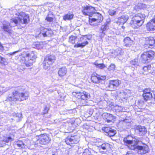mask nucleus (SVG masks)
<instances>
[{
	"label": "nucleus",
	"instance_id": "obj_1",
	"mask_svg": "<svg viewBox=\"0 0 155 155\" xmlns=\"http://www.w3.org/2000/svg\"><path fill=\"white\" fill-rule=\"evenodd\" d=\"M124 143L128 144V147L131 150H134L136 149L137 150V152L141 155L146 154L149 152L148 146L146 144H143L142 146H137L139 141L137 139L133 138L129 136L124 139Z\"/></svg>",
	"mask_w": 155,
	"mask_h": 155
},
{
	"label": "nucleus",
	"instance_id": "obj_2",
	"mask_svg": "<svg viewBox=\"0 0 155 155\" xmlns=\"http://www.w3.org/2000/svg\"><path fill=\"white\" fill-rule=\"evenodd\" d=\"M18 17L12 18L11 20L9 25L11 27H14L18 23L26 24L29 20V16L23 12L17 13L16 14Z\"/></svg>",
	"mask_w": 155,
	"mask_h": 155
},
{
	"label": "nucleus",
	"instance_id": "obj_3",
	"mask_svg": "<svg viewBox=\"0 0 155 155\" xmlns=\"http://www.w3.org/2000/svg\"><path fill=\"white\" fill-rule=\"evenodd\" d=\"M145 15L141 13H138L135 15L130 22L131 27L134 28H138L141 26L143 24L145 18Z\"/></svg>",
	"mask_w": 155,
	"mask_h": 155
},
{
	"label": "nucleus",
	"instance_id": "obj_4",
	"mask_svg": "<svg viewBox=\"0 0 155 155\" xmlns=\"http://www.w3.org/2000/svg\"><path fill=\"white\" fill-rule=\"evenodd\" d=\"M12 94V96H8L7 100L10 101H21L27 99L28 97L27 94L26 95L25 93H19L17 91H14Z\"/></svg>",
	"mask_w": 155,
	"mask_h": 155
},
{
	"label": "nucleus",
	"instance_id": "obj_5",
	"mask_svg": "<svg viewBox=\"0 0 155 155\" xmlns=\"http://www.w3.org/2000/svg\"><path fill=\"white\" fill-rule=\"evenodd\" d=\"M154 56V52L152 51L143 52L141 55V59L142 61L145 62H148L149 60L152 59Z\"/></svg>",
	"mask_w": 155,
	"mask_h": 155
},
{
	"label": "nucleus",
	"instance_id": "obj_6",
	"mask_svg": "<svg viewBox=\"0 0 155 155\" xmlns=\"http://www.w3.org/2000/svg\"><path fill=\"white\" fill-rule=\"evenodd\" d=\"M72 95L79 99L84 100H87L90 97L89 94L84 91L74 92Z\"/></svg>",
	"mask_w": 155,
	"mask_h": 155
},
{
	"label": "nucleus",
	"instance_id": "obj_7",
	"mask_svg": "<svg viewBox=\"0 0 155 155\" xmlns=\"http://www.w3.org/2000/svg\"><path fill=\"white\" fill-rule=\"evenodd\" d=\"M93 18H89V23L91 25L93 22H97V23L100 22L103 19V17L102 15L98 13H95V12L92 14Z\"/></svg>",
	"mask_w": 155,
	"mask_h": 155
},
{
	"label": "nucleus",
	"instance_id": "obj_8",
	"mask_svg": "<svg viewBox=\"0 0 155 155\" xmlns=\"http://www.w3.org/2000/svg\"><path fill=\"white\" fill-rule=\"evenodd\" d=\"M95 11L94 8L90 6H86L83 8L82 12L84 15H88L91 17L92 16V14Z\"/></svg>",
	"mask_w": 155,
	"mask_h": 155
},
{
	"label": "nucleus",
	"instance_id": "obj_9",
	"mask_svg": "<svg viewBox=\"0 0 155 155\" xmlns=\"http://www.w3.org/2000/svg\"><path fill=\"white\" fill-rule=\"evenodd\" d=\"M106 78L105 76H101L97 74H94L92 75L91 80L94 83H99L101 81L104 80Z\"/></svg>",
	"mask_w": 155,
	"mask_h": 155
},
{
	"label": "nucleus",
	"instance_id": "obj_10",
	"mask_svg": "<svg viewBox=\"0 0 155 155\" xmlns=\"http://www.w3.org/2000/svg\"><path fill=\"white\" fill-rule=\"evenodd\" d=\"M51 140L46 134H42L40 136L39 139L37 140V143H39L42 145L48 143Z\"/></svg>",
	"mask_w": 155,
	"mask_h": 155
},
{
	"label": "nucleus",
	"instance_id": "obj_11",
	"mask_svg": "<svg viewBox=\"0 0 155 155\" xmlns=\"http://www.w3.org/2000/svg\"><path fill=\"white\" fill-rule=\"evenodd\" d=\"M79 141V138L77 136H71L67 137L65 140V142L68 145L72 146L74 144L77 143Z\"/></svg>",
	"mask_w": 155,
	"mask_h": 155
},
{
	"label": "nucleus",
	"instance_id": "obj_12",
	"mask_svg": "<svg viewBox=\"0 0 155 155\" xmlns=\"http://www.w3.org/2000/svg\"><path fill=\"white\" fill-rule=\"evenodd\" d=\"M134 129L135 131L140 136L143 135L147 133V129L145 127L143 126L138 125L136 126Z\"/></svg>",
	"mask_w": 155,
	"mask_h": 155
},
{
	"label": "nucleus",
	"instance_id": "obj_13",
	"mask_svg": "<svg viewBox=\"0 0 155 155\" xmlns=\"http://www.w3.org/2000/svg\"><path fill=\"white\" fill-rule=\"evenodd\" d=\"M120 83V81L118 80L110 81L109 82L108 87L111 89L113 90L116 89Z\"/></svg>",
	"mask_w": 155,
	"mask_h": 155
},
{
	"label": "nucleus",
	"instance_id": "obj_14",
	"mask_svg": "<svg viewBox=\"0 0 155 155\" xmlns=\"http://www.w3.org/2000/svg\"><path fill=\"white\" fill-rule=\"evenodd\" d=\"M143 96L144 99L146 101L150 100L152 98V93L149 89H146L143 91Z\"/></svg>",
	"mask_w": 155,
	"mask_h": 155
},
{
	"label": "nucleus",
	"instance_id": "obj_15",
	"mask_svg": "<svg viewBox=\"0 0 155 155\" xmlns=\"http://www.w3.org/2000/svg\"><path fill=\"white\" fill-rule=\"evenodd\" d=\"M147 30L150 31L155 30V18L152 19L147 23L146 25Z\"/></svg>",
	"mask_w": 155,
	"mask_h": 155
},
{
	"label": "nucleus",
	"instance_id": "obj_16",
	"mask_svg": "<svg viewBox=\"0 0 155 155\" xmlns=\"http://www.w3.org/2000/svg\"><path fill=\"white\" fill-rule=\"evenodd\" d=\"M102 116L104 118L106 119L107 122L108 123L112 122L115 119V117L112 114L107 113H104Z\"/></svg>",
	"mask_w": 155,
	"mask_h": 155
},
{
	"label": "nucleus",
	"instance_id": "obj_17",
	"mask_svg": "<svg viewBox=\"0 0 155 155\" xmlns=\"http://www.w3.org/2000/svg\"><path fill=\"white\" fill-rule=\"evenodd\" d=\"M129 16L127 15H123L118 18L117 23L123 24L126 22Z\"/></svg>",
	"mask_w": 155,
	"mask_h": 155
},
{
	"label": "nucleus",
	"instance_id": "obj_18",
	"mask_svg": "<svg viewBox=\"0 0 155 155\" xmlns=\"http://www.w3.org/2000/svg\"><path fill=\"white\" fill-rule=\"evenodd\" d=\"M124 46L127 48H129L133 44V41L129 37H126L124 39Z\"/></svg>",
	"mask_w": 155,
	"mask_h": 155
},
{
	"label": "nucleus",
	"instance_id": "obj_19",
	"mask_svg": "<svg viewBox=\"0 0 155 155\" xmlns=\"http://www.w3.org/2000/svg\"><path fill=\"white\" fill-rule=\"evenodd\" d=\"M45 59L48 61L49 64H51L55 61V57L54 55H48L46 57Z\"/></svg>",
	"mask_w": 155,
	"mask_h": 155
},
{
	"label": "nucleus",
	"instance_id": "obj_20",
	"mask_svg": "<svg viewBox=\"0 0 155 155\" xmlns=\"http://www.w3.org/2000/svg\"><path fill=\"white\" fill-rule=\"evenodd\" d=\"M147 43L149 48H152L155 45V39L153 37H150L147 40Z\"/></svg>",
	"mask_w": 155,
	"mask_h": 155
},
{
	"label": "nucleus",
	"instance_id": "obj_21",
	"mask_svg": "<svg viewBox=\"0 0 155 155\" xmlns=\"http://www.w3.org/2000/svg\"><path fill=\"white\" fill-rule=\"evenodd\" d=\"M52 31L51 30L47 28H44L42 31V34L44 37L50 36L52 34Z\"/></svg>",
	"mask_w": 155,
	"mask_h": 155
},
{
	"label": "nucleus",
	"instance_id": "obj_22",
	"mask_svg": "<svg viewBox=\"0 0 155 155\" xmlns=\"http://www.w3.org/2000/svg\"><path fill=\"white\" fill-rule=\"evenodd\" d=\"M25 57L26 58H28V59H32V60L35 61V60L36 58V56L34 53V52L32 51L29 53H25Z\"/></svg>",
	"mask_w": 155,
	"mask_h": 155
},
{
	"label": "nucleus",
	"instance_id": "obj_23",
	"mask_svg": "<svg viewBox=\"0 0 155 155\" xmlns=\"http://www.w3.org/2000/svg\"><path fill=\"white\" fill-rule=\"evenodd\" d=\"M67 69L65 67H62L59 69L58 71L59 76L62 77L64 76L67 73Z\"/></svg>",
	"mask_w": 155,
	"mask_h": 155
},
{
	"label": "nucleus",
	"instance_id": "obj_24",
	"mask_svg": "<svg viewBox=\"0 0 155 155\" xmlns=\"http://www.w3.org/2000/svg\"><path fill=\"white\" fill-rule=\"evenodd\" d=\"M55 18L54 15L49 12L45 18V20L48 22H52Z\"/></svg>",
	"mask_w": 155,
	"mask_h": 155
},
{
	"label": "nucleus",
	"instance_id": "obj_25",
	"mask_svg": "<svg viewBox=\"0 0 155 155\" xmlns=\"http://www.w3.org/2000/svg\"><path fill=\"white\" fill-rule=\"evenodd\" d=\"M26 58L27 59H25V65L27 67L31 66L35 61H33L32 59H28V58Z\"/></svg>",
	"mask_w": 155,
	"mask_h": 155
},
{
	"label": "nucleus",
	"instance_id": "obj_26",
	"mask_svg": "<svg viewBox=\"0 0 155 155\" xmlns=\"http://www.w3.org/2000/svg\"><path fill=\"white\" fill-rule=\"evenodd\" d=\"M26 58L27 59H25V65L27 67L31 66L35 61H33L32 59H28V58Z\"/></svg>",
	"mask_w": 155,
	"mask_h": 155
},
{
	"label": "nucleus",
	"instance_id": "obj_27",
	"mask_svg": "<svg viewBox=\"0 0 155 155\" xmlns=\"http://www.w3.org/2000/svg\"><path fill=\"white\" fill-rule=\"evenodd\" d=\"M151 66L150 65H148L147 66L144 67L143 69L144 71L143 73L144 74H147V72H150L151 71Z\"/></svg>",
	"mask_w": 155,
	"mask_h": 155
},
{
	"label": "nucleus",
	"instance_id": "obj_28",
	"mask_svg": "<svg viewBox=\"0 0 155 155\" xmlns=\"http://www.w3.org/2000/svg\"><path fill=\"white\" fill-rule=\"evenodd\" d=\"M97 152H94L93 153L91 154L87 149L84 150V151L83 153V155H96L97 154Z\"/></svg>",
	"mask_w": 155,
	"mask_h": 155
},
{
	"label": "nucleus",
	"instance_id": "obj_29",
	"mask_svg": "<svg viewBox=\"0 0 155 155\" xmlns=\"http://www.w3.org/2000/svg\"><path fill=\"white\" fill-rule=\"evenodd\" d=\"M73 14H67L63 16V19L64 20H71L73 18Z\"/></svg>",
	"mask_w": 155,
	"mask_h": 155
},
{
	"label": "nucleus",
	"instance_id": "obj_30",
	"mask_svg": "<svg viewBox=\"0 0 155 155\" xmlns=\"http://www.w3.org/2000/svg\"><path fill=\"white\" fill-rule=\"evenodd\" d=\"M51 65L49 64V63L45 59L43 63V67L45 69H47L50 66V65Z\"/></svg>",
	"mask_w": 155,
	"mask_h": 155
},
{
	"label": "nucleus",
	"instance_id": "obj_31",
	"mask_svg": "<svg viewBox=\"0 0 155 155\" xmlns=\"http://www.w3.org/2000/svg\"><path fill=\"white\" fill-rule=\"evenodd\" d=\"M94 64L97 68H99L101 69H103L105 67V66L104 64H98L97 61L95 62Z\"/></svg>",
	"mask_w": 155,
	"mask_h": 155
},
{
	"label": "nucleus",
	"instance_id": "obj_32",
	"mask_svg": "<svg viewBox=\"0 0 155 155\" xmlns=\"http://www.w3.org/2000/svg\"><path fill=\"white\" fill-rule=\"evenodd\" d=\"M130 63L132 65L134 66L135 67H137L139 66V62L137 59H134L130 62Z\"/></svg>",
	"mask_w": 155,
	"mask_h": 155
},
{
	"label": "nucleus",
	"instance_id": "obj_33",
	"mask_svg": "<svg viewBox=\"0 0 155 155\" xmlns=\"http://www.w3.org/2000/svg\"><path fill=\"white\" fill-rule=\"evenodd\" d=\"M12 140H13L10 137H5L2 140V143L5 144L6 143H8L9 142H11Z\"/></svg>",
	"mask_w": 155,
	"mask_h": 155
},
{
	"label": "nucleus",
	"instance_id": "obj_34",
	"mask_svg": "<svg viewBox=\"0 0 155 155\" xmlns=\"http://www.w3.org/2000/svg\"><path fill=\"white\" fill-rule=\"evenodd\" d=\"M76 38V37L73 36H70L69 41L72 44H74L75 42V40Z\"/></svg>",
	"mask_w": 155,
	"mask_h": 155
},
{
	"label": "nucleus",
	"instance_id": "obj_35",
	"mask_svg": "<svg viewBox=\"0 0 155 155\" xmlns=\"http://www.w3.org/2000/svg\"><path fill=\"white\" fill-rule=\"evenodd\" d=\"M101 148L103 150L108 149L110 147V144L108 143H104L101 145Z\"/></svg>",
	"mask_w": 155,
	"mask_h": 155
},
{
	"label": "nucleus",
	"instance_id": "obj_36",
	"mask_svg": "<svg viewBox=\"0 0 155 155\" xmlns=\"http://www.w3.org/2000/svg\"><path fill=\"white\" fill-rule=\"evenodd\" d=\"M116 134V130L111 128L110 130L107 134L110 137L113 136Z\"/></svg>",
	"mask_w": 155,
	"mask_h": 155
},
{
	"label": "nucleus",
	"instance_id": "obj_37",
	"mask_svg": "<svg viewBox=\"0 0 155 155\" xmlns=\"http://www.w3.org/2000/svg\"><path fill=\"white\" fill-rule=\"evenodd\" d=\"M3 29L5 31H7L8 33H10V29L9 27L6 25L5 24L3 25Z\"/></svg>",
	"mask_w": 155,
	"mask_h": 155
},
{
	"label": "nucleus",
	"instance_id": "obj_38",
	"mask_svg": "<svg viewBox=\"0 0 155 155\" xmlns=\"http://www.w3.org/2000/svg\"><path fill=\"white\" fill-rule=\"evenodd\" d=\"M18 147H20V149L24 147V144H23V142L21 141H19L17 142L16 143Z\"/></svg>",
	"mask_w": 155,
	"mask_h": 155
},
{
	"label": "nucleus",
	"instance_id": "obj_39",
	"mask_svg": "<svg viewBox=\"0 0 155 155\" xmlns=\"http://www.w3.org/2000/svg\"><path fill=\"white\" fill-rule=\"evenodd\" d=\"M115 110L117 112H122L124 110L123 108L121 106H116L115 107Z\"/></svg>",
	"mask_w": 155,
	"mask_h": 155
},
{
	"label": "nucleus",
	"instance_id": "obj_40",
	"mask_svg": "<svg viewBox=\"0 0 155 155\" xmlns=\"http://www.w3.org/2000/svg\"><path fill=\"white\" fill-rule=\"evenodd\" d=\"M108 28V26L107 24L102 25L101 27V30L102 31V32L104 33V31L107 29Z\"/></svg>",
	"mask_w": 155,
	"mask_h": 155
},
{
	"label": "nucleus",
	"instance_id": "obj_41",
	"mask_svg": "<svg viewBox=\"0 0 155 155\" xmlns=\"http://www.w3.org/2000/svg\"><path fill=\"white\" fill-rule=\"evenodd\" d=\"M32 46L33 47L36 48L38 49H39L41 47V45L38 43H34Z\"/></svg>",
	"mask_w": 155,
	"mask_h": 155
},
{
	"label": "nucleus",
	"instance_id": "obj_42",
	"mask_svg": "<svg viewBox=\"0 0 155 155\" xmlns=\"http://www.w3.org/2000/svg\"><path fill=\"white\" fill-rule=\"evenodd\" d=\"M115 66L114 64H111L110 65L109 68H108V69L109 71L114 70L115 69Z\"/></svg>",
	"mask_w": 155,
	"mask_h": 155
},
{
	"label": "nucleus",
	"instance_id": "obj_43",
	"mask_svg": "<svg viewBox=\"0 0 155 155\" xmlns=\"http://www.w3.org/2000/svg\"><path fill=\"white\" fill-rule=\"evenodd\" d=\"M108 12L110 15H113L115 14L116 11L113 10H110Z\"/></svg>",
	"mask_w": 155,
	"mask_h": 155
},
{
	"label": "nucleus",
	"instance_id": "obj_44",
	"mask_svg": "<svg viewBox=\"0 0 155 155\" xmlns=\"http://www.w3.org/2000/svg\"><path fill=\"white\" fill-rule=\"evenodd\" d=\"M111 128L108 127H105L104 128L103 130L106 133H108V132L110 130Z\"/></svg>",
	"mask_w": 155,
	"mask_h": 155
},
{
	"label": "nucleus",
	"instance_id": "obj_45",
	"mask_svg": "<svg viewBox=\"0 0 155 155\" xmlns=\"http://www.w3.org/2000/svg\"><path fill=\"white\" fill-rule=\"evenodd\" d=\"M0 90H2V93L8 91L9 89H10L9 87H6V88L3 89L2 87H0Z\"/></svg>",
	"mask_w": 155,
	"mask_h": 155
},
{
	"label": "nucleus",
	"instance_id": "obj_46",
	"mask_svg": "<svg viewBox=\"0 0 155 155\" xmlns=\"http://www.w3.org/2000/svg\"><path fill=\"white\" fill-rule=\"evenodd\" d=\"M88 43V42L87 41H85L82 43H81V46H82V47L83 48L84 46H85L86 45H87Z\"/></svg>",
	"mask_w": 155,
	"mask_h": 155
},
{
	"label": "nucleus",
	"instance_id": "obj_47",
	"mask_svg": "<svg viewBox=\"0 0 155 155\" xmlns=\"http://www.w3.org/2000/svg\"><path fill=\"white\" fill-rule=\"evenodd\" d=\"M74 47L75 48H78V47L83 48L82 46H81V43H78V44H75L74 46Z\"/></svg>",
	"mask_w": 155,
	"mask_h": 155
},
{
	"label": "nucleus",
	"instance_id": "obj_48",
	"mask_svg": "<svg viewBox=\"0 0 155 155\" xmlns=\"http://www.w3.org/2000/svg\"><path fill=\"white\" fill-rule=\"evenodd\" d=\"M48 109L47 107H45L44 108V110L43 111V114H46L48 113Z\"/></svg>",
	"mask_w": 155,
	"mask_h": 155
},
{
	"label": "nucleus",
	"instance_id": "obj_49",
	"mask_svg": "<svg viewBox=\"0 0 155 155\" xmlns=\"http://www.w3.org/2000/svg\"><path fill=\"white\" fill-rule=\"evenodd\" d=\"M19 51H20L19 50H18V51H15V52H12V53H8V54L9 55H14V54L15 53H18V52H19Z\"/></svg>",
	"mask_w": 155,
	"mask_h": 155
},
{
	"label": "nucleus",
	"instance_id": "obj_50",
	"mask_svg": "<svg viewBox=\"0 0 155 155\" xmlns=\"http://www.w3.org/2000/svg\"><path fill=\"white\" fill-rule=\"evenodd\" d=\"M4 47L0 43V50H4Z\"/></svg>",
	"mask_w": 155,
	"mask_h": 155
},
{
	"label": "nucleus",
	"instance_id": "obj_51",
	"mask_svg": "<svg viewBox=\"0 0 155 155\" xmlns=\"http://www.w3.org/2000/svg\"><path fill=\"white\" fill-rule=\"evenodd\" d=\"M1 57L0 56V60L1 59Z\"/></svg>",
	"mask_w": 155,
	"mask_h": 155
}]
</instances>
